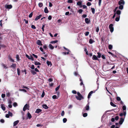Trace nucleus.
<instances>
[{"instance_id": "f257e3e1", "label": "nucleus", "mask_w": 128, "mask_h": 128, "mask_svg": "<svg viewBox=\"0 0 128 128\" xmlns=\"http://www.w3.org/2000/svg\"><path fill=\"white\" fill-rule=\"evenodd\" d=\"M77 94L78 95V96H76V99L79 100H81L82 98L83 99V97L80 93L78 92H77Z\"/></svg>"}, {"instance_id": "f03ea898", "label": "nucleus", "mask_w": 128, "mask_h": 128, "mask_svg": "<svg viewBox=\"0 0 128 128\" xmlns=\"http://www.w3.org/2000/svg\"><path fill=\"white\" fill-rule=\"evenodd\" d=\"M30 107V106L29 105H28V104H26L24 106L23 108V110L24 111H25L26 109H27L28 110H29V108Z\"/></svg>"}, {"instance_id": "7ed1b4c3", "label": "nucleus", "mask_w": 128, "mask_h": 128, "mask_svg": "<svg viewBox=\"0 0 128 128\" xmlns=\"http://www.w3.org/2000/svg\"><path fill=\"white\" fill-rule=\"evenodd\" d=\"M85 110L84 109L83 110V112H85V110H89L90 107H89V103H88L86 104V106L85 107Z\"/></svg>"}, {"instance_id": "20e7f679", "label": "nucleus", "mask_w": 128, "mask_h": 128, "mask_svg": "<svg viewBox=\"0 0 128 128\" xmlns=\"http://www.w3.org/2000/svg\"><path fill=\"white\" fill-rule=\"evenodd\" d=\"M113 24H110L109 26V28L110 29V31L111 32H112L114 30V28L113 27Z\"/></svg>"}, {"instance_id": "39448f33", "label": "nucleus", "mask_w": 128, "mask_h": 128, "mask_svg": "<svg viewBox=\"0 0 128 128\" xmlns=\"http://www.w3.org/2000/svg\"><path fill=\"white\" fill-rule=\"evenodd\" d=\"M5 8L6 9H10L12 8V6L10 5L6 4L5 6Z\"/></svg>"}, {"instance_id": "423d86ee", "label": "nucleus", "mask_w": 128, "mask_h": 128, "mask_svg": "<svg viewBox=\"0 0 128 128\" xmlns=\"http://www.w3.org/2000/svg\"><path fill=\"white\" fill-rule=\"evenodd\" d=\"M125 2L124 0L119 1L118 2V4L119 5H124L125 4Z\"/></svg>"}, {"instance_id": "0eeeda50", "label": "nucleus", "mask_w": 128, "mask_h": 128, "mask_svg": "<svg viewBox=\"0 0 128 128\" xmlns=\"http://www.w3.org/2000/svg\"><path fill=\"white\" fill-rule=\"evenodd\" d=\"M36 43L39 46L42 45V41H41L40 40H37Z\"/></svg>"}, {"instance_id": "6e6552de", "label": "nucleus", "mask_w": 128, "mask_h": 128, "mask_svg": "<svg viewBox=\"0 0 128 128\" xmlns=\"http://www.w3.org/2000/svg\"><path fill=\"white\" fill-rule=\"evenodd\" d=\"M124 119L122 118H121L120 119V120L119 122V124H122L124 121Z\"/></svg>"}, {"instance_id": "1a4fd4ad", "label": "nucleus", "mask_w": 128, "mask_h": 128, "mask_svg": "<svg viewBox=\"0 0 128 128\" xmlns=\"http://www.w3.org/2000/svg\"><path fill=\"white\" fill-rule=\"evenodd\" d=\"M16 64H12V65L10 66V67L12 68L13 69H15L16 67Z\"/></svg>"}, {"instance_id": "9d476101", "label": "nucleus", "mask_w": 128, "mask_h": 128, "mask_svg": "<svg viewBox=\"0 0 128 128\" xmlns=\"http://www.w3.org/2000/svg\"><path fill=\"white\" fill-rule=\"evenodd\" d=\"M92 59L93 60H99V59L98 58L97 56H96L95 55H93L92 57Z\"/></svg>"}, {"instance_id": "9b49d317", "label": "nucleus", "mask_w": 128, "mask_h": 128, "mask_svg": "<svg viewBox=\"0 0 128 128\" xmlns=\"http://www.w3.org/2000/svg\"><path fill=\"white\" fill-rule=\"evenodd\" d=\"M126 114V111H124L123 113H122L120 114V116H122L123 115L125 116Z\"/></svg>"}, {"instance_id": "f8f14e48", "label": "nucleus", "mask_w": 128, "mask_h": 128, "mask_svg": "<svg viewBox=\"0 0 128 128\" xmlns=\"http://www.w3.org/2000/svg\"><path fill=\"white\" fill-rule=\"evenodd\" d=\"M42 15L40 14L38 16H37L34 19V20L35 21L37 20H38L40 19V18L42 16Z\"/></svg>"}, {"instance_id": "ddd939ff", "label": "nucleus", "mask_w": 128, "mask_h": 128, "mask_svg": "<svg viewBox=\"0 0 128 128\" xmlns=\"http://www.w3.org/2000/svg\"><path fill=\"white\" fill-rule=\"evenodd\" d=\"M121 11L120 10H117L116 12V16H120V15L121 14Z\"/></svg>"}, {"instance_id": "4468645a", "label": "nucleus", "mask_w": 128, "mask_h": 128, "mask_svg": "<svg viewBox=\"0 0 128 128\" xmlns=\"http://www.w3.org/2000/svg\"><path fill=\"white\" fill-rule=\"evenodd\" d=\"M85 21L86 23L87 24H89L90 22V20H89L88 18H86L85 19Z\"/></svg>"}, {"instance_id": "2eb2a0df", "label": "nucleus", "mask_w": 128, "mask_h": 128, "mask_svg": "<svg viewBox=\"0 0 128 128\" xmlns=\"http://www.w3.org/2000/svg\"><path fill=\"white\" fill-rule=\"evenodd\" d=\"M4 106V105L3 104H1V108L4 111L5 110H6V108Z\"/></svg>"}, {"instance_id": "dca6fc26", "label": "nucleus", "mask_w": 128, "mask_h": 128, "mask_svg": "<svg viewBox=\"0 0 128 128\" xmlns=\"http://www.w3.org/2000/svg\"><path fill=\"white\" fill-rule=\"evenodd\" d=\"M82 2L81 1H78L77 3V4L78 6H80V7H81L82 6Z\"/></svg>"}, {"instance_id": "f3484780", "label": "nucleus", "mask_w": 128, "mask_h": 128, "mask_svg": "<svg viewBox=\"0 0 128 128\" xmlns=\"http://www.w3.org/2000/svg\"><path fill=\"white\" fill-rule=\"evenodd\" d=\"M27 117L29 119H31L32 118V116L30 113L28 112L27 113Z\"/></svg>"}, {"instance_id": "a211bd4d", "label": "nucleus", "mask_w": 128, "mask_h": 128, "mask_svg": "<svg viewBox=\"0 0 128 128\" xmlns=\"http://www.w3.org/2000/svg\"><path fill=\"white\" fill-rule=\"evenodd\" d=\"M94 92L93 91H90L89 93L88 96V98H89L90 97V96L91 95V94Z\"/></svg>"}, {"instance_id": "6ab92c4d", "label": "nucleus", "mask_w": 128, "mask_h": 128, "mask_svg": "<svg viewBox=\"0 0 128 128\" xmlns=\"http://www.w3.org/2000/svg\"><path fill=\"white\" fill-rule=\"evenodd\" d=\"M8 58L12 62H14V60L13 59L11 58V56L10 55H9L8 56Z\"/></svg>"}, {"instance_id": "aec40b11", "label": "nucleus", "mask_w": 128, "mask_h": 128, "mask_svg": "<svg viewBox=\"0 0 128 128\" xmlns=\"http://www.w3.org/2000/svg\"><path fill=\"white\" fill-rule=\"evenodd\" d=\"M42 110L40 108H38L36 110L35 112L37 113L38 114L40 112H41Z\"/></svg>"}, {"instance_id": "412c9836", "label": "nucleus", "mask_w": 128, "mask_h": 128, "mask_svg": "<svg viewBox=\"0 0 128 128\" xmlns=\"http://www.w3.org/2000/svg\"><path fill=\"white\" fill-rule=\"evenodd\" d=\"M19 122V120H17L16 121L14 122L13 126H16Z\"/></svg>"}, {"instance_id": "4be33fe9", "label": "nucleus", "mask_w": 128, "mask_h": 128, "mask_svg": "<svg viewBox=\"0 0 128 128\" xmlns=\"http://www.w3.org/2000/svg\"><path fill=\"white\" fill-rule=\"evenodd\" d=\"M42 107L43 108L45 109H48V107L47 106V105L46 104H44L42 105Z\"/></svg>"}, {"instance_id": "5701e85b", "label": "nucleus", "mask_w": 128, "mask_h": 128, "mask_svg": "<svg viewBox=\"0 0 128 128\" xmlns=\"http://www.w3.org/2000/svg\"><path fill=\"white\" fill-rule=\"evenodd\" d=\"M44 12L46 13H48V8L46 7L44 10Z\"/></svg>"}, {"instance_id": "b1692460", "label": "nucleus", "mask_w": 128, "mask_h": 128, "mask_svg": "<svg viewBox=\"0 0 128 128\" xmlns=\"http://www.w3.org/2000/svg\"><path fill=\"white\" fill-rule=\"evenodd\" d=\"M30 72L33 75H35L36 74V72L34 70H30Z\"/></svg>"}, {"instance_id": "393cba45", "label": "nucleus", "mask_w": 128, "mask_h": 128, "mask_svg": "<svg viewBox=\"0 0 128 128\" xmlns=\"http://www.w3.org/2000/svg\"><path fill=\"white\" fill-rule=\"evenodd\" d=\"M34 64L36 65H41V63L38 62L36 61L34 63Z\"/></svg>"}, {"instance_id": "a878e982", "label": "nucleus", "mask_w": 128, "mask_h": 128, "mask_svg": "<svg viewBox=\"0 0 128 128\" xmlns=\"http://www.w3.org/2000/svg\"><path fill=\"white\" fill-rule=\"evenodd\" d=\"M117 17H116L115 19V20L117 22H118L119 20L120 16H117Z\"/></svg>"}, {"instance_id": "bb28decb", "label": "nucleus", "mask_w": 128, "mask_h": 128, "mask_svg": "<svg viewBox=\"0 0 128 128\" xmlns=\"http://www.w3.org/2000/svg\"><path fill=\"white\" fill-rule=\"evenodd\" d=\"M110 105L112 106H113V107H116V106L115 104H114L112 102H110Z\"/></svg>"}, {"instance_id": "cd10ccee", "label": "nucleus", "mask_w": 128, "mask_h": 128, "mask_svg": "<svg viewBox=\"0 0 128 128\" xmlns=\"http://www.w3.org/2000/svg\"><path fill=\"white\" fill-rule=\"evenodd\" d=\"M17 73H18V76H20V70L19 68H18L17 69Z\"/></svg>"}, {"instance_id": "c85d7f7f", "label": "nucleus", "mask_w": 128, "mask_h": 128, "mask_svg": "<svg viewBox=\"0 0 128 128\" xmlns=\"http://www.w3.org/2000/svg\"><path fill=\"white\" fill-rule=\"evenodd\" d=\"M94 41L92 39H90L89 40V43L90 44H92L93 42H94Z\"/></svg>"}, {"instance_id": "c756f323", "label": "nucleus", "mask_w": 128, "mask_h": 128, "mask_svg": "<svg viewBox=\"0 0 128 128\" xmlns=\"http://www.w3.org/2000/svg\"><path fill=\"white\" fill-rule=\"evenodd\" d=\"M124 6L123 5H120L119 6V8L121 10H122L123 9Z\"/></svg>"}, {"instance_id": "7c9ffc66", "label": "nucleus", "mask_w": 128, "mask_h": 128, "mask_svg": "<svg viewBox=\"0 0 128 128\" xmlns=\"http://www.w3.org/2000/svg\"><path fill=\"white\" fill-rule=\"evenodd\" d=\"M49 47L52 50L54 48V47L52 46L51 44H49Z\"/></svg>"}, {"instance_id": "2f4dec72", "label": "nucleus", "mask_w": 128, "mask_h": 128, "mask_svg": "<svg viewBox=\"0 0 128 128\" xmlns=\"http://www.w3.org/2000/svg\"><path fill=\"white\" fill-rule=\"evenodd\" d=\"M91 9L92 10V13L93 14H95V9L93 8H91Z\"/></svg>"}, {"instance_id": "473e14b6", "label": "nucleus", "mask_w": 128, "mask_h": 128, "mask_svg": "<svg viewBox=\"0 0 128 128\" xmlns=\"http://www.w3.org/2000/svg\"><path fill=\"white\" fill-rule=\"evenodd\" d=\"M46 63L48 64V66H49L50 65H52V64L51 62H50L48 60L46 62Z\"/></svg>"}, {"instance_id": "72a5a7b5", "label": "nucleus", "mask_w": 128, "mask_h": 128, "mask_svg": "<svg viewBox=\"0 0 128 128\" xmlns=\"http://www.w3.org/2000/svg\"><path fill=\"white\" fill-rule=\"evenodd\" d=\"M16 58L18 61H19L20 60V57L17 54L16 55Z\"/></svg>"}, {"instance_id": "f704fd0d", "label": "nucleus", "mask_w": 128, "mask_h": 128, "mask_svg": "<svg viewBox=\"0 0 128 128\" xmlns=\"http://www.w3.org/2000/svg\"><path fill=\"white\" fill-rule=\"evenodd\" d=\"M43 48L46 50H47L48 49L47 46L46 45V44L44 45L43 46Z\"/></svg>"}, {"instance_id": "c9c22d12", "label": "nucleus", "mask_w": 128, "mask_h": 128, "mask_svg": "<svg viewBox=\"0 0 128 128\" xmlns=\"http://www.w3.org/2000/svg\"><path fill=\"white\" fill-rule=\"evenodd\" d=\"M97 54H98L97 57L99 58H100L101 57V54L99 52H98Z\"/></svg>"}, {"instance_id": "e433bc0d", "label": "nucleus", "mask_w": 128, "mask_h": 128, "mask_svg": "<svg viewBox=\"0 0 128 128\" xmlns=\"http://www.w3.org/2000/svg\"><path fill=\"white\" fill-rule=\"evenodd\" d=\"M8 114H9L10 116L12 117V116L13 114H12V113L11 112H10L9 111L8 112Z\"/></svg>"}, {"instance_id": "4c0bfd02", "label": "nucleus", "mask_w": 128, "mask_h": 128, "mask_svg": "<svg viewBox=\"0 0 128 128\" xmlns=\"http://www.w3.org/2000/svg\"><path fill=\"white\" fill-rule=\"evenodd\" d=\"M58 42V41L57 40H56L55 41H52L50 42V43L51 44H55Z\"/></svg>"}, {"instance_id": "58836bf2", "label": "nucleus", "mask_w": 128, "mask_h": 128, "mask_svg": "<svg viewBox=\"0 0 128 128\" xmlns=\"http://www.w3.org/2000/svg\"><path fill=\"white\" fill-rule=\"evenodd\" d=\"M122 108L123 110L124 111L126 110V107L125 106H123L122 107Z\"/></svg>"}, {"instance_id": "ea45409f", "label": "nucleus", "mask_w": 128, "mask_h": 128, "mask_svg": "<svg viewBox=\"0 0 128 128\" xmlns=\"http://www.w3.org/2000/svg\"><path fill=\"white\" fill-rule=\"evenodd\" d=\"M38 6L39 7L41 8L43 6V4L42 3H39L38 4Z\"/></svg>"}, {"instance_id": "a19ab883", "label": "nucleus", "mask_w": 128, "mask_h": 128, "mask_svg": "<svg viewBox=\"0 0 128 128\" xmlns=\"http://www.w3.org/2000/svg\"><path fill=\"white\" fill-rule=\"evenodd\" d=\"M112 48V46L111 44H110L108 46V48L110 50H111Z\"/></svg>"}, {"instance_id": "79ce46f5", "label": "nucleus", "mask_w": 128, "mask_h": 128, "mask_svg": "<svg viewBox=\"0 0 128 128\" xmlns=\"http://www.w3.org/2000/svg\"><path fill=\"white\" fill-rule=\"evenodd\" d=\"M87 115H88V114L86 113H84L83 114V117H86V116H87Z\"/></svg>"}, {"instance_id": "37998d69", "label": "nucleus", "mask_w": 128, "mask_h": 128, "mask_svg": "<svg viewBox=\"0 0 128 128\" xmlns=\"http://www.w3.org/2000/svg\"><path fill=\"white\" fill-rule=\"evenodd\" d=\"M83 11V10L82 9H79L78 10V12L80 14H81L82 12Z\"/></svg>"}, {"instance_id": "c03bdc74", "label": "nucleus", "mask_w": 128, "mask_h": 128, "mask_svg": "<svg viewBox=\"0 0 128 128\" xmlns=\"http://www.w3.org/2000/svg\"><path fill=\"white\" fill-rule=\"evenodd\" d=\"M31 28L34 29H35L36 28L35 26L34 25H32L31 26Z\"/></svg>"}, {"instance_id": "a18cd8bd", "label": "nucleus", "mask_w": 128, "mask_h": 128, "mask_svg": "<svg viewBox=\"0 0 128 128\" xmlns=\"http://www.w3.org/2000/svg\"><path fill=\"white\" fill-rule=\"evenodd\" d=\"M118 7L117 6L113 10V12L114 13H116V10L118 9Z\"/></svg>"}, {"instance_id": "49530a36", "label": "nucleus", "mask_w": 128, "mask_h": 128, "mask_svg": "<svg viewBox=\"0 0 128 128\" xmlns=\"http://www.w3.org/2000/svg\"><path fill=\"white\" fill-rule=\"evenodd\" d=\"M19 90L20 91H23L26 92H27L26 90L24 89H19Z\"/></svg>"}, {"instance_id": "de8ad7c7", "label": "nucleus", "mask_w": 128, "mask_h": 128, "mask_svg": "<svg viewBox=\"0 0 128 128\" xmlns=\"http://www.w3.org/2000/svg\"><path fill=\"white\" fill-rule=\"evenodd\" d=\"M45 95V93L44 91H43L41 95V97L42 98H43L44 97V96Z\"/></svg>"}, {"instance_id": "09e8293b", "label": "nucleus", "mask_w": 128, "mask_h": 128, "mask_svg": "<svg viewBox=\"0 0 128 128\" xmlns=\"http://www.w3.org/2000/svg\"><path fill=\"white\" fill-rule=\"evenodd\" d=\"M33 15V13L32 12H31L30 14L29 15V17L30 18H31L32 17Z\"/></svg>"}, {"instance_id": "8fccbe9b", "label": "nucleus", "mask_w": 128, "mask_h": 128, "mask_svg": "<svg viewBox=\"0 0 128 128\" xmlns=\"http://www.w3.org/2000/svg\"><path fill=\"white\" fill-rule=\"evenodd\" d=\"M116 100L117 101H120L121 100L120 98L118 96L116 98Z\"/></svg>"}, {"instance_id": "3c124183", "label": "nucleus", "mask_w": 128, "mask_h": 128, "mask_svg": "<svg viewBox=\"0 0 128 128\" xmlns=\"http://www.w3.org/2000/svg\"><path fill=\"white\" fill-rule=\"evenodd\" d=\"M102 0H98V5L99 6H100L101 4Z\"/></svg>"}, {"instance_id": "603ef678", "label": "nucleus", "mask_w": 128, "mask_h": 128, "mask_svg": "<svg viewBox=\"0 0 128 128\" xmlns=\"http://www.w3.org/2000/svg\"><path fill=\"white\" fill-rule=\"evenodd\" d=\"M67 120L66 118H64L63 120V121L64 123H65L67 121Z\"/></svg>"}, {"instance_id": "864d4df0", "label": "nucleus", "mask_w": 128, "mask_h": 128, "mask_svg": "<svg viewBox=\"0 0 128 128\" xmlns=\"http://www.w3.org/2000/svg\"><path fill=\"white\" fill-rule=\"evenodd\" d=\"M60 85L58 86L55 89V90L56 91H58V89H59V88H60Z\"/></svg>"}, {"instance_id": "5fc2aeb1", "label": "nucleus", "mask_w": 128, "mask_h": 128, "mask_svg": "<svg viewBox=\"0 0 128 128\" xmlns=\"http://www.w3.org/2000/svg\"><path fill=\"white\" fill-rule=\"evenodd\" d=\"M13 106L14 107H16L17 106V104L16 102H14L13 103Z\"/></svg>"}, {"instance_id": "6e6d98bb", "label": "nucleus", "mask_w": 128, "mask_h": 128, "mask_svg": "<svg viewBox=\"0 0 128 128\" xmlns=\"http://www.w3.org/2000/svg\"><path fill=\"white\" fill-rule=\"evenodd\" d=\"M2 66L4 67V68H5V69H7L8 68V67H6L5 65L4 64H2Z\"/></svg>"}, {"instance_id": "4d7b16f0", "label": "nucleus", "mask_w": 128, "mask_h": 128, "mask_svg": "<svg viewBox=\"0 0 128 128\" xmlns=\"http://www.w3.org/2000/svg\"><path fill=\"white\" fill-rule=\"evenodd\" d=\"M56 97V95H54L52 96V98L54 99H57Z\"/></svg>"}, {"instance_id": "13d9d810", "label": "nucleus", "mask_w": 128, "mask_h": 128, "mask_svg": "<svg viewBox=\"0 0 128 128\" xmlns=\"http://www.w3.org/2000/svg\"><path fill=\"white\" fill-rule=\"evenodd\" d=\"M91 3L90 2H88L86 4L88 6H90L91 5Z\"/></svg>"}, {"instance_id": "bf43d9fd", "label": "nucleus", "mask_w": 128, "mask_h": 128, "mask_svg": "<svg viewBox=\"0 0 128 128\" xmlns=\"http://www.w3.org/2000/svg\"><path fill=\"white\" fill-rule=\"evenodd\" d=\"M64 110H63L61 114V115L62 116H63L64 115Z\"/></svg>"}, {"instance_id": "052dcab7", "label": "nucleus", "mask_w": 128, "mask_h": 128, "mask_svg": "<svg viewBox=\"0 0 128 128\" xmlns=\"http://www.w3.org/2000/svg\"><path fill=\"white\" fill-rule=\"evenodd\" d=\"M40 51L41 52H44V50L42 47H40Z\"/></svg>"}, {"instance_id": "680f3d73", "label": "nucleus", "mask_w": 128, "mask_h": 128, "mask_svg": "<svg viewBox=\"0 0 128 128\" xmlns=\"http://www.w3.org/2000/svg\"><path fill=\"white\" fill-rule=\"evenodd\" d=\"M67 2L68 3H72L73 1L72 0H68Z\"/></svg>"}, {"instance_id": "e2e57ef3", "label": "nucleus", "mask_w": 128, "mask_h": 128, "mask_svg": "<svg viewBox=\"0 0 128 128\" xmlns=\"http://www.w3.org/2000/svg\"><path fill=\"white\" fill-rule=\"evenodd\" d=\"M89 34V32H86L85 33V35L86 36H87Z\"/></svg>"}, {"instance_id": "0e129e2a", "label": "nucleus", "mask_w": 128, "mask_h": 128, "mask_svg": "<svg viewBox=\"0 0 128 128\" xmlns=\"http://www.w3.org/2000/svg\"><path fill=\"white\" fill-rule=\"evenodd\" d=\"M112 56L114 58H117V56L116 55L113 54H112Z\"/></svg>"}, {"instance_id": "69168bd1", "label": "nucleus", "mask_w": 128, "mask_h": 128, "mask_svg": "<svg viewBox=\"0 0 128 128\" xmlns=\"http://www.w3.org/2000/svg\"><path fill=\"white\" fill-rule=\"evenodd\" d=\"M29 60H31L33 61L34 60V58L32 56H31Z\"/></svg>"}, {"instance_id": "338daca9", "label": "nucleus", "mask_w": 128, "mask_h": 128, "mask_svg": "<svg viewBox=\"0 0 128 128\" xmlns=\"http://www.w3.org/2000/svg\"><path fill=\"white\" fill-rule=\"evenodd\" d=\"M32 55L34 57L36 58H38V56L37 55H36L34 54H32Z\"/></svg>"}, {"instance_id": "774afa93", "label": "nucleus", "mask_w": 128, "mask_h": 128, "mask_svg": "<svg viewBox=\"0 0 128 128\" xmlns=\"http://www.w3.org/2000/svg\"><path fill=\"white\" fill-rule=\"evenodd\" d=\"M99 29L98 27H97L96 30V32H98L99 30Z\"/></svg>"}]
</instances>
